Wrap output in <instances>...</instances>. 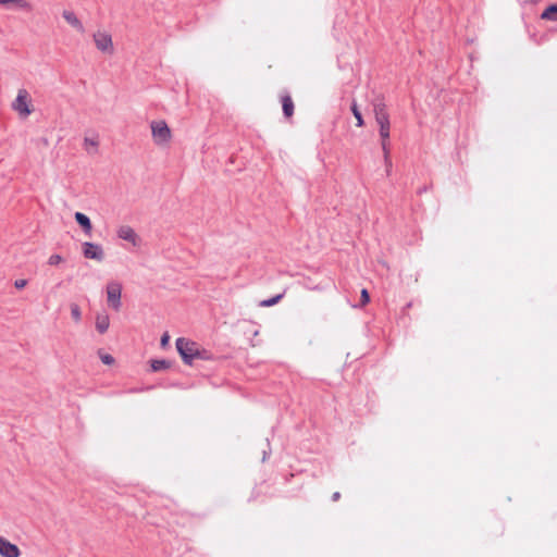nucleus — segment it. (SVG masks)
<instances>
[{"instance_id":"f257e3e1","label":"nucleus","mask_w":557,"mask_h":557,"mask_svg":"<svg viewBox=\"0 0 557 557\" xmlns=\"http://www.w3.org/2000/svg\"><path fill=\"white\" fill-rule=\"evenodd\" d=\"M373 112L375 121L379 125L380 137H381V146L384 153V159L389 168L392 165L389 159V132H391V123H389V114L387 112L386 104L383 100H377L373 103Z\"/></svg>"},{"instance_id":"f03ea898","label":"nucleus","mask_w":557,"mask_h":557,"mask_svg":"<svg viewBox=\"0 0 557 557\" xmlns=\"http://www.w3.org/2000/svg\"><path fill=\"white\" fill-rule=\"evenodd\" d=\"M176 349L186 364H193L196 359H208V351L196 342L180 337L176 339Z\"/></svg>"},{"instance_id":"7ed1b4c3","label":"nucleus","mask_w":557,"mask_h":557,"mask_svg":"<svg viewBox=\"0 0 557 557\" xmlns=\"http://www.w3.org/2000/svg\"><path fill=\"white\" fill-rule=\"evenodd\" d=\"M151 137L156 146L168 148L173 139L172 129L164 120H153L150 122Z\"/></svg>"},{"instance_id":"20e7f679","label":"nucleus","mask_w":557,"mask_h":557,"mask_svg":"<svg viewBox=\"0 0 557 557\" xmlns=\"http://www.w3.org/2000/svg\"><path fill=\"white\" fill-rule=\"evenodd\" d=\"M11 108L21 119H27L35 111L32 96L25 88L17 90Z\"/></svg>"},{"instance_id":"39448f33","label":"nucleus","mask_w":557,"mask_h":557,"mask_svg":"<svg viewBox=\"0 0 557 557\" xmlns=\"http://www.w3.org/2000/svg\"><path fill=\"white\" fill-rule=\"evenodd\" d=\"M96 48L104 54L112 55L114 53V45L112 36L102 30H98L92 36Z\"/></svg>"},{"instance_id":"423d86ee","label":"nucleus","mask_w":557,"mask_h":557,"mask_svg":"<svg viewBox=\"0 0 557 557\" xmlns=\"http://www.w3.org/2000/svg\"><path fill=\"white\" fill-rule=\"evenodd\" d=\"M122 285L114 281L107 286V301L109 307L119 311L121 308Z\"/></svg>"},{"instance_id":"0eeeda50","label":"nucleus","mask_w":557,"mask_h":557,"mask_svg":"<svg viewBox=\"0 0 557 557\" xmlns=\"http://www.w3.org/2000/svg\"><path fill=\"white\" fill-rule=\"evenodd\" d=\"M82 252L86 259L96 260L101 262L104 259L103 247L99 244L85 242L82 245Z\"/></svg>"},{"instance_id":"6e6552de","label":"nucleus","mask_w":557,"mask_h":557,"mask_svg":"<svg viewBox=\"0 0 557 557\" xmlns=\"http://www.w3.org/2000/svg\"><path fill=\"white\" fill-rule=\"evenodd\" d=\"M117 237L125 242H128L132 246L137 247L140 244V237L137 233L128 225H122L117 228Z\"/></svg>"},{"instance_id":"1a4fd4ad","label":"nucleus","mask_w":557,"mask_h":557,"mask_svg":"<svg viewBox=\"0 0 557 557\" xmlns=\"http://www.w3.org/2000/svg\"><path fill=\"white\" fill-rule=\"evenodd\" d=\"M20 549L15 544L0 537V555L2 557H20Z\"/></svg>"},{"instance_id":"9d476101","label":"nucleus","mask_w":557,"mask_h":557,"mask_svg":"<svg viewBox=\"0 0 557 557\" xmlns=\"http://www.w3.org/2000/svg\"><path fill=\"white\" fill-rule=\"evenodd\" d=\"M83 147L87 153H96L99 147V136L96 134L85 136L83 140Z\"/></svg>"},{"instance_id":"9b49d317","label":"nucleus","mask_w":557,"mask_h":557,"mask_svg":"<svg viewBox=\"0 0 557 557\" xmlns=\"http://www.w3.org/2000/svg\"><path fill=\"white\" fill-rule=\"evenodd\" d=\"M74 218L77 224L83 228L84 233L86 235H91L92 224L90 219L82 212H76Z\"/></svg>"},{"instance_id":"f8f14e48","label":"nucleus","mask_w":557,"mask_h":557,"mask_svg":"<svg viewBox=\"0 0 557 557\" xmlns=\"http://www.w3.org/2000/svg\"><path fill=\"white\" fill-rule=\"evenodd\" d=\"M62 16L65 20V22L67 24H70L72 27H74L75 29H77L81 33L84 32V26H83L82 22L79 21V18L76 16V14L73 11L65 10V11H63Z\"/></svg>"},{"instance_id":"ddd939ff","label":"nucleus","mask_w":557,"mask_h":557,"mask_svg":"<svg viewBox=\"0 0 557 557\" xmlns=\"http://www.w3.org/2000/svg\"><path fill=\"white\" fill-rule=\"evenodd\" d=\"M281 100H282V108H283L284 115L287 119H290L294 114V108H295L292 97L289 95H285L282 97Z\"/></svg>"},{"instance_id":"4468645a","label":"nucleus","mask_w":557,"mask_h":557,"mask_svg":"<svg viewBox=\"0 0 557 557\" xmlns=\"http://www.w3.org/2000/svg\"><path fill=\"white\" fill-rule=\"evenodd\" d=\"M110 325V319L107 314H98L96 317V329L100 334H103L108 331Z\"/></svg>"},{"instance_id":"2eb2a0df","label":"nucleus","mask_w":557,"mask_h":557,"mask_svg":"<svg viewBox=\"0 0 557 557\" xmlns=\"http://www.w3.org/2000/svg\"><path fill=\"white\" fill-rule=\"evenodd\" d=\"M285 289L282 288L276 292V294L268 299H263L259 302V307H271L276 305L284 296Z\"/></svg>"},{"instance_id":"dca6fc26","label":"nucleus","mask_w":557,"mask_h":557,"mask_svg":"<svg viewBox=\"0 0 557 557\" xmlns=\"http://www.w3.org/2000/svg\"><path fill=\"white\" fill-rule=\"evenodd\" d=\"M0 4L2 5H15L16 8H20L22 10L29 11L32 10V5L26 0H0Z\"/></svg>"},{"instance_id":"f3484780","label":"nucleus","mask_w":557,"mask_h":557,"mask_svg":"<svg viewBox=\"0 0 557 557\" xmlns=\"http://www.w3.org/2000/svg\"><path fill=\"white\" fill-rule=\"evenodd\" d=\"M541 17L547 21H557V4H552L547 7L543 11Z\"/></svg>"},{"instance_id":"a211bd4d","label":"nucleus","mask_w":557,"mask_h":557,"mask_svg":"<svg viewBox=\"0 0 557 557\" xmlns=\"http://www.w3.org/2000/svg\"><path fill=\"white\" fill-rule=\"evenodd\" d=\"M169 367H170V363L166 360H164V359L151 360V369L154 372L161 371V370H165Z\"/></svg>"},{"instance_id":"6ab92c4d","label":"nucleus","mask_w":557,"mask_h":557,"mask_svg":"<svg viewBox=\"0 0 557 557\" xmlns=\"http://www.w3.org/2000/svg\"><path fill=\"white\" fill-rule=\"evenodd\" d=\"M351 112H352L354 116L356 117V121H357L356 125L358 127H362L364 125V121H363L361 112L356 102H354L351 106Z\"/></svg>"},{"instance_id":"aec40b11","label":"nucleus","mask_w":557,"mask_h":557,"mask_svg":"<svg viewBox=\"0 0 557 557\" xmlns=\"http://www.w3.org/2000/svg\"><path fill=\"white\" fill-rule=\"evenodd\" d=\"M70 309H71L72 319L76 323H79L82 320V311H81L79 306L77 304H71Z\"/></svg>"},{"instance_id":"412c9836","label":"nucleus","mask_w":557,"mask_h":557,"mask_svg":"<svg viewBox=\"0 0 557 557\" xmlns=\"http://www.w3.org/2000/svg\"><path fill=\"white\" fill-rule=\"evenodd\" d=\"M101 361L104 363V364H108V366H111L115 362V359L113 356H111L110 354H107V352H103L102 350H99L98 352Z\"/></svg>"},{"instance_id":"4be33fe9","label":"nucleus","mask_w":557,"mask_h":557,"mask_svg":"<svg viewBox=\"0 0 557 557\" xmlns=\"http://www.w3.org/2000/svg\"><path fill=\"white\" fill-rule=\"evenodd\" d=\"M63 262V258L60 255H51L48 259V264L52 267H57Z\"/></svg>"},{"instance_id":"5701e85b","label":"nucleus","mask_w":557,"mask_h":557,"mask_svg":"<svg viewBox=\"0 0 557 557\" xmlns=\"http://www.w3.org/2000/svg\"><path fill=\"white\" fill-rule=\"evenodd\" d=\"M369 300H370V297H369L368 290L366 288H362L360 306L367 305L369 302Z\"/></svg>"},{"instance_id":"b1692460","label":"nucleus","mask_w":557,"mask_h":557,"mask_svg":"<svg viewBox=\"0 0 557 557\" xmlns=\"http://www.w3.org/2000/svg\"><path fill=\"white\" fill-rule=\"evenodd\" d=\"M169 341H170V335L168 332H165L162 336H161V339H160V344H161V347H166L168 344H169Z\"/></svg>"},{"instance_id":"393cba45","label":"nucleus","mask_w":557,"mask_h":557,"mask_svg":"<svg viewBox=\"0 0 557 557\" xmlns=\"http://www.w3.org/2000/svg\"><path fill=\"white\" fill-rule=\"evenodd\" d=\"M14 282H15L14 285H15L16 289H23L27 284V281H14Z\"/></svg>"},{"instance_id":"a878e982","label":"nucleus","mask_w":557,"mask_h":557,"mask_svg":"<svg viewBox=\"0 0 557 557\" xmlns=\"http://www.w3.org/2000/svg\"><path fill=\"white\" fill-rule=\"evenodd\" d=\"M341 498V493L339 492H334L333 495H332V500L333 502H337Z\"/></svg>"}]
</instances>
